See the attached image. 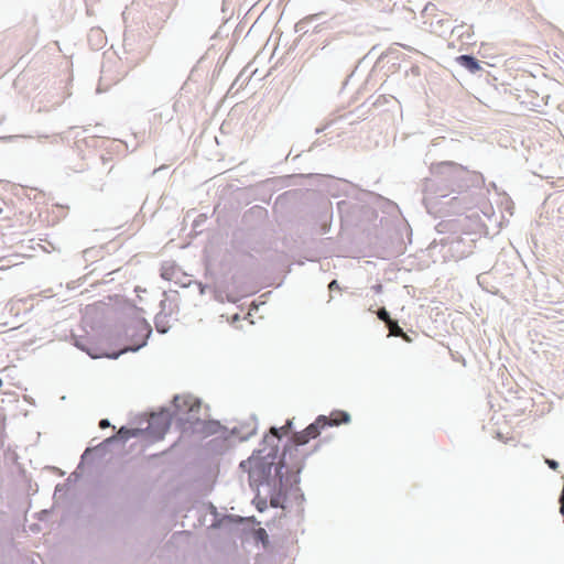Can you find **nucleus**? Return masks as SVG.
Returning <instances> with one entry per match:
<instances>
[{"label":"nucleus","instance_id":"1","mask_svg":"<svg viewBox=\"0 0 564 564\" xmlns=\"http://www.w3.org/2000/svg\"><path fill=\"white\" fill-rule=\"evenodd\" d=\"M292 427V420H288L286 423L278 427L270 429V436L264 437V443L269 444V448L260 449L252 454L250 457L252 464V475L256 481L262 482L270 479L273 481L274 488L276 482L280 485L279 491L271 494V505L273 508L285 509L288 503L292 500H299L301 498L300 488L296 481H291L290 478H283L281 462H278V442L283 435H286Z\"/></svg>","mask_w":564,"mask_h":564},{"label":"nucleus","instance_id":"2","mask_svg":"<svg viewBox=\"0 0 564 564\" xmlns=\"http://www.w3.org/2000/svg\"><path fill=\"white\" fill-rule=\"evenodd\" d=\"M350 415L345 411H333L329 416L319 415L312 424H310L302 432L294 433L292 441L295 445H304L311 440L316 438L321 430L325 426H338L343 423H348Z\"/></svg>","mask_w":564,"mask_h":564},{"label":"nucleus","instance_id":"3","mask_svg":"<svg viewBox=\"0 0 564 564\" xmlns=\"http://www.w3.org/2000/svg\"><path fill=\"white\" fill-rule=\"evenodd\" d=\"M350 415L345 411H333L329 416L319 415L312 424H310L302 432L294 433L292 441L295 445H304L311 440L316 438L321 430L325 426H338L343 423H348Z\"/></svg>","mask_w":564,"mask_h":564},{"label":"nucleus","instance_id":"4","mask_svg":"<svg viewBox=\"0 0 564 564\" xmlns=\"http://www.w3.org/2000/svg\"><path fill=\"white\" fill-rule=\"evenodd\" d=\"M350 415L345 411H333L329 416L319 415L312 424H310L302 432L294 433L292 441L295 445H304L311 440L316 438L321 430L325 426H338L343 423H348Z\"/></svg>","mask_w":564,"mask_h":564},{"label":"nucleus","instance_id":"5","mask_svg":"<svg viewBox=\"0 0 564 564\" xmlns=\"http://www.w3.org/2000/svg\"><path fill=\"white\" fill-rule=\"evenodd\" d=\"M434 169L435 173L448 177H460L468 173L467 167L455 162H442L436 164Z\"/></svg>","mask_w":564,"mask_h":564},{"label":"nucleus","instance_id":"6","mask_svg":"<svg viewBox=\"0 0 564 564\" xmlns=\"http://www.w3.org/2000/svg\"><path fill=\"white\" fill-rule=\"evenodd\" d=\"M456 62L463 67L467 68L470 73H476L481 68L479 62L470 55L457 56Z\"/></svg>","mask_w":564,"mask_h":564},{"label":"nucleus","instance_id":"7","mask_svg":"<svg viewBox=\"0 0 564 564\" xmlns=\"http://www.w3.org/2000/svg\"><path fill=\"white\" fill-rule=\"evenodd\" d=\"M249 478H252V480L257 487H265L267 488L265 495L269 496L270 499H271V494L273 491L280 490L279 482H276V487L274 488L273 481L271 479H270V485L265 480H263L262 482L254 480L253 475H252V464H251L250 459H249ZM257 491L260 492V488H257ZM270 506L273 507L271 503H270Z\"/></svg>","mask_w":564,"mask_h":564},{"label":"nucleus","instance_id":"8","mask_svg":"<svg viewBox=\"0 0 564 564\" xmlns=\"http://www.w3.org/2000/svg\"><path fill=\"white\" fill-rule=\"evenodd\" d=\"M387 326L389 328L390 335L397 336V337H402L405 340H410L409 336L402 330V328L398 325V323L395 321L390 319L387 323Z\"/></svg>","mask_w":564,"mask_h":564},{"label":"nucleus","instance_id":"9","mask_svg":"<svg viewBox=\"0 0 564 564\" xmlns=\"http://www.w3.org/2000/svg\"><path fill=\"white\" fill-rule=\"evenodd\" d=\"M140 433H142V430H139V429H126V427H121V429L118 431L117 437H118L119 440L127 441V440H129L130 437H135V436H138Z\"/></svg>","mask_w":564,"mask_h":564},{"label":"nucleus","instance_id":"10","mask_svg":"<svg viewBox=\"0 0 564 564\" xmlns=\"http://www.w3.org/2000/svg\"><path fill=\"white\" fill-rule=\"evenodd\" d=\"M253 538L257 542H260L263 547H268L269 545V535L267 531L262 528L258 529L253 533Z\"/></svg>","mask_w":564,"mask_h":564},{"label":"nucleus","instance_id":"11","mask_svg":"<svg viewBox=\"0 0 564 564\" xmlns=\"http://www.w3.org/2000/svg\"><path fill=\"white\" fill-rule=\"evenodd\" d=\"M253 503L259 511H263L267 508V499L261 498L260 495L253 499Z\"/></svg>","mask_w":564,"mask_h":564},{"label":"nucleus","instance_id":"12","mask_svg":"<svg viewBox=\"0 0 564 564\" xmlns=\"http://www.w3.org/2000/svg\"><path fill=\"white\" fill-rule=\"evenodd\" d=\"M377 315H378V318L383 321L386 324L391 319L389 316V313L387 312V310L384 307L380 308L377 312Z\"/></svg>","mask_w":564,"mask_h":564},{"label":"nucleus","instance_id":"13","mask_svg":"<svg viewBox=\"0 0 564 564\" xmlns=\"http://www.w3.org/2000/svg\"><path fill=\"white\" fill-rule=\"evenodd\" d=\"M546 464L549 467L553 470H556L558 468V463L552 459H546Z\"/></svg>","mask_w":564,"mask_h":564},{"label":"nucleus","instance_id":"14","mask_svg":"<svg viewBox=\"0 0 564 564\" xmlns=\"http://www.w3.org/2000/svg\"><path fill=\"white\" fill-rule=\"evenodd\" d=\"M328 289H329L330 291H333V290H339V284H338V282H337L336 280H333V281L329 283Z\"/></svg>","mask_w":564,"mask_h":564},{"label":"nucleus","instance_id":"15","mask_svg":"<svg viewBox=\"0 0 564 564\" xmlns=\"http://www.w3.org/2000/svg\"><path fill=\"white\" fill-rule=\"evenodd\" d=\"M160 421V417L159 416H152L151 417V421H150V426L149 427H152L154 424H156L158 422Z\"/></svg>","mask_w":564,"mask_h":564},{"label":"nucleus","instance_id":"16","mask_svg":"<svg viewBox=\"0 0 564 564\" xmlns=\"http://www.w3.org/2000/svg\"><path fill=\"white\" fill-rule=\"evenodd\" d=\"M110 424H109V421L108 420H101L100 423H99V426L101 429H105V427H108Z\"/></svg>","mask_w":564,"mask_h":564},{"label":"nucleus","instance_id":"17","mask_svg":"<svg viewBox=\"0 0 564 564\" xmlns=\"http://www.w3.org/2000/svg\"><path fill=\"white\" fill-rule=\"evenodd\" d=\"M169 429V424L166 422L163 423V426H162V431L160 433V437L166 432V430Z\"/></svg>","mask_w":564,"mask_h":564},{"label":"nucleus","instance_id":"18","mask_svg":"<svg viewBox=\"0 0 564 564\" xmlns=\"http://www.w3.org/2000/svg\"><path fill=\"white\" fill-rule=\"evenodd\" d=\"M464 28H465L464 25L456 26L455 29H453V33H456V32H458L459 30H462Z\"/></svg>","mask_w":564,"mask_h":564},{"label":"nucleus","instance_id":"19","mask_svg":"<svg viewBox=\"0 0 564 564\" xmlns=\"http://www.w3.org/2000/svg\"><path fill=\"white\" fill-rule=\"evenodd\" d=\"M237 319H238V315H237V314H235V315L232 316V322H236Z\"/></svg>","mask_w":564,"mask_h":564},{"label":"nucleus","instance_id":"20","mask_svg":"<svg viewBox=\"0 0 564 564\" xmlns=\"http://www.w3.org/2000/svg\"><path fill=\"white\" fill-rule=\"evenodd\" d=\"M141 346H144V343H141V345H138V347H134V350H138V348H141Z\"/></svg>","mask_w":564,"mask_h":564},{"label":"nucleus","instance_id":"21","mask_svg":"<svg viewBox=\"0 0 564 564\" xmlns=\"http://www.w3.org/2000/svg\"><path fill=\"white\" fill-rule=\"evenodd\" d=\"M141 346H144V343H141V345H138V347H134V350H138V348H141Z\"/></svg>","mask_w":564,"mask_h":564},{"label":"nucleus","instance_id":"22","mask_svg":"<svg viewBox=\"0 0 564 564\" xmlns=\"http://www.w3.org/2000/svg\"><path fill=\"white\" fill-rule=\"evenodd\" d=\"M141 346H144V343H141V345H138V347H134V350H138V348H141Z\"/></svg>","mask_w":564,"mask_h":564},{"label":"nucleus","instance_id":"23","mask_svg":"<svg viewBox=\"0 0 564 564\" xmlns=\"http://www.w3.org/2000/svg\"><path fill=\"white\" fill-rule=\"evenodd\" d=\"M162 278H164V279H169V278L166 276V273H165V272H163V273H162Z\"/></svg>","mask_w":564,"mask_h":564},{"label":"nucleus","instance_id":"24","mask_svg":"<svg viewBox=\"0 0 564 564\" xmlns=\"http://www.w3.org/2000/svg\"><path fill=\"white\" fill-rule=\"evenodd\" d=\"M253 306V308H257V305H254V303H251V305H249V308Z\"/></svg>","mask_w":564,"mask_h":564},{"label":"nucleus","instance_id":"25","mask_svg":"<svg viewBox=\"0 0 564 564\" xmlns=\"http://www.w3.org/2000/svg\"><path fill=\"white\" fill-rule=\"evenodd\" d=\"M253 306V308H257V305H254V303H251V305H249V308Z\"/></svg>","mask_w":564,"mask_h":564},{"label":"nucleus","instance_id":"26","mask_svg":"<svg viewBox=\"0 0 564 564\" xmlns=\"http://www.w3.org/2000/svg\"><path fill=\"white\" fill-rule=\"evenodd\" d=\"M0 387H2V379L0 378Z\"/></svg>","mask_w":564,"mask_h":564}]
</instances>
